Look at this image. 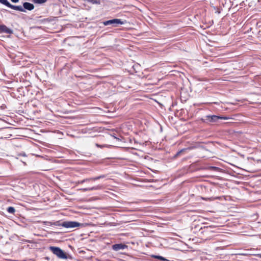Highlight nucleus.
Wrapping results in <instances>:
<instances>
[{"instance_id": "nucleus-14", "label": "nucleus", "mask_w": 261, "mask_h": 261, "mask_svg": "<svg viewBox=\"0 0 261 261\" xmlns=\"http://www.w3.org/2000/svg\"><path fill=\"white\" fill-rule=\"evenodd\" d=\"M35 3L37 4H43L45 3L47 0H33Z\"/></svg>"}, {"instance_id": "nucleus-15", "label": "nucleus", "mask_w": 261, "mask_h": 261, "mask_svg": "<svg viewBox=\"0 0 261 261\" xmlns=\"http://www.w3.org/2000/svg\"><path fill=\"white\" fill-rule=\"evenodd\" d=\"M185 150V149H181V150H180V151H178V152L176 153V155H175V156H178V155H179V154H180V153H181L184 150Z\"/></svg>"}, {"instance_id": "nucleus-10", "label": "nucleus", "mask_w": 261, "mask_h": 261, "mask_svg": "<svg viewBox=\"0 0 261 261\" xmlns=\"http://www.w3.org/2000/svg\"><path fill=\"white\" fill-rule=\"evenodd\" d=\"M93 179V177H91V178H85L83 180H78L76 182V185H80V184H82L84 182H89L90 181H95Z\"/></svg>"}, {"instance_id": "nucleus-7", "label": "nucleus", "mask_w": 261, "mask_h": 261, "mask_svg": "<svg viewBox=\"0 0 261 261\" xmlns=\"http://www.w3.org/2000/svg\"><path fill=\"white\" fill-rule=\"evenodd\" d=\"M101 188H102V187L101 186L98 185L96 186H94V187H90V188H82V189H81L80 190H81L83 192H87V191H93V190H98L101 189Z\"/></svg>"}, {"instance_id": "nucleus-6", "label": "nucleus", "mask_w": 261, "mask_h": 261, "mask_svg": "<svg viewBox=\"0 0 261 261\" xmlns=\"http://www.w3.org/2000/svg\"><path fill=\"white\" fill-rule=\"evenodd\" d=\"M127 248V246L126 245L120 243V244H116L112 245V249L116 251H118L120 250H124Z\"/></svg>"}, {"instance_id": "nucleus-2", "label": "nucleus", "mask_w": 261, "mask_h": 261, "mask_svg": "<svg viewBox=\"0 0 261 261\" xmlns=\"http://www.w3.org/2000/svg\"><path fill=\"white\" fill-rule=\"evenodd\" d=\"M49 250L59 258L62 259H67V256L64 252L60 248L58 247L51 246L49 247Z\"/></svg>"}, {"instance_id": "nucleus-1", "label": "nucleus", "mask_w": 261, "mask_h": 261, "mask_svg": "<svg viewBox=\"0 0 261 261\" xmlns=\"http://www.w3.org/2000/svg\"><path fill=\"white\" fill-rule=\"evenodd\" d=\"M220 119L226 120L227 118L217 115H207L202 119V121L206 123H216L218 122Z\"/></svg>"}, {"instance_id": "nucleus-11", "label": "nucleus", "mask_w": 261, "mask_h": 261, "mask_svg": "<svg viewBox=\"0 0 261 261\" xmlns=\"http://www.w3.org/2000/svg\"><path fill=\"white\" fill-rule=\"evenodd\" d=\"M151 257L154 258L158 259L162 261H170L169 259L160 255H152Z\"/></svg>"}, {"instance_id": "nucleus-16", "label": "nucleus", "mask_w": 261, "mask_h": 261, "mask_svg": "<svg viewBox=\"0 0 261 261\" xmlns=\"http://www.w3.org/2000/svg\"><path fill=\"white\" fill-rule=\"evenodd\" d=\"M12 2L16 3L19 2V0H11Z\"/></svg>"}, {"instance_id": "nucleus-5", "label": "nucleus", "mask_w": 261, "mask_h": 261, "mask_svg": "<svg viewBox=\"0 0 261 261\" xmlns=\"http://www.w3.org/2000/svg\"><path fill=\"white\" fill-rule=\"evenodd\" d=\"M82 225V224L75 221H65L62 223V226L66 228H73Z\"/></svg>"}, {"instance_id": "nucleus-3", "label": "nucleus", "mask_w": 261, "mask_h": 261, "mask_svg": "<svg viewBox=\"0 0 261 261\" xmlns=\"http://www.w3.org/2000/svg\"><path fill=\"white\" fill-rule=\"evenodd\" d=\"M126 22V21H122L120 19L115 18L103 22L105 25H112L114 27H117L119 25L124 24Z\"/></svg>"}, {"instance_id": "nucleus-4", "label": "nucleus", "mask_w": 261, "mask_h": 261, "mask_svg": "<svg viewBox=\"0 0 261 261\" xmlns=\"http://www.w3.org/2000/svg\"><path fill=\"white\" fill-rule=\"evenodd\" d=\"M0 3L3 4L7 7L21 12H24V10L22 8L21 6H15L11 4L7 0H0Z\"/></svg>"}, {"instance_id": "nucleus-8", "label": "nucleus", "mask_w": 261, "mask_h": 261, "mask_svg": "<svg viewBox=\"0 0 261 261\" xmlns=\"http://www.w3.org/2000/svg\"><path fill=\"white\" fill-rule=\"evenodd\" d=\"M23 8L22 7V8L24 10L26 9V10H28L29 11H31V10H33L34 8V5L31 3H28V2H24L23 4ZM24 11H25V10H24Z\"/></svg>"}, {"instance_id": "nucleus-18", "label": "nucleus", "mask_w": 261, "mask_h": 261, "mask_svg": "<svg viewBox=\"0 0 261 261\" xmlns=\"http://www.w3.org/2000/svg\"><path fill=\"white\" fill-rule=\"evenodd\" d=\"M210 200H214L216 198H208Z\"/></svg>"}, {"instance_id": "nucleus-17", "label": "nucleus", "mask_w": 261, "mask_h": 261, "mask_svg": "<svg viewBox=\"0 0 261 261\" xmlns=\"http://www.w3.org/2000/svg\"><path fill=\"white\" fill-rule=\"evenodd\" d=\"M96 145L97 147H101H101H102L101 145H99V144H96Z\"/></svg>"}, {"instance_id": "nucleus-13", "label": "nucleus", "mask_w": 261, "mask_h": 261, "mask_svg": "<svg viewBox=\"0 0 261 261\" xmlns=\"http://www.w3.org/2000/svg\"><path fill=\"white\" fill-rule=\"evenodd\" d=\"M106 176H107L106 175L102 174V175H100L99 176L93 177V179H94V180H98V179H100L101 178H104L106 177Z\"/></svg>"}, {"instance_id": "nucleus-12", "label": "nucleus", "mask_w": 261, "mask_h": 261, "mask_svg": "<svg viewBox=\"0 0 261 261\" xmlns=\"http://www.w3.org/2000/svg\"><path fill=\"white\" fill-rule=\"evenodd\" d=\"M7 212L9 213L13 214H14V213L15 212V210L14 207H13L12 206H9L7 208Z\"/></svg>"}, {"instance_id": "nucleus-9", "label": "nucleus", "mask_w": 261, "mask_h": 261, "mask_svg": "<svg viewBox=\"0 0 261 261\" xmlns=\"http://www.w3.org/2000/svg\"><path fill=\"white\" fill-rule=\"evenodd\" d=\"M0 31L1 32H4L8 34H11L12 33V31L5 25H0Z\"/></svg>"}]
</instances>
